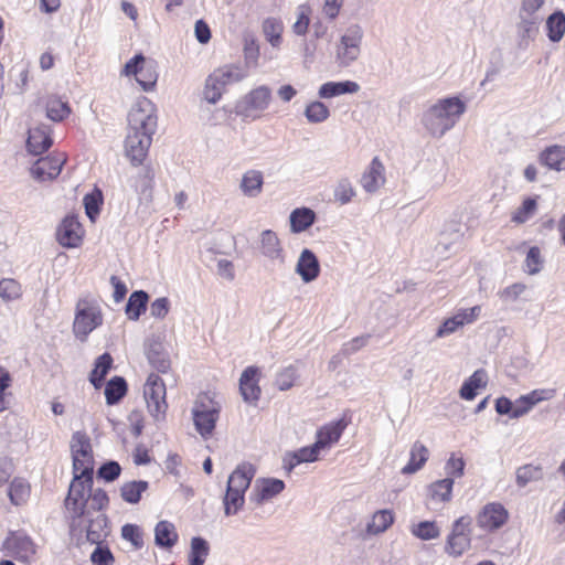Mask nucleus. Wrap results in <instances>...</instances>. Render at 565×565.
I'll list each match as a JSON object with an SVG mask.
<instances>
[{"label":"nucleus","mask_w":565,"mask_h":565,"mask_svg":"<svg viewBox=\"0 0 565 565\" xmlns=\"http://www.w3.org/2000/svg\"><path fill=\"white\" fill-rule=\"evenodd\" d=\"M94 461H73L74 478L64 501L71 534H85L89 543H99L108 534V520L103 510L108 505L107 493L92 490Z\"/></svg>","instance_id":"nucleus-1"},{"label":"nucleus","mask_w":565,"mask_h":565,"mask_svg":"<svg viewBox=\"0 0 565 565\" xmlns=\"http://www.w3.org/2000/svg\"><path fill=\"white\" fill-rule=\"evenodd\" d=\"M153 104L146 97L139 99L128 114V135L125 152L134 166L142 163L152 142L157 128Z\"/></svg>","instance_id":"nucleus-2"},{"label":"nucleus","mask_w":565,"mask_h":565,"mask_svg":"<svg viewBox=\"0 0 565 565\" xmlns=\"http://www.w3.org/2000/svg\"><path fill=\"white\" fill-rule=\"evenodd\" d=\"M465 111L466 104L459 97H446L428 106L420 122L431 137L441 138L454 128Z\"/></svg>","instance_id":"nucleus-3"},{"label":"nucleus","mask_w":565,"mask_h":565,"mask_svg":"<svg viewBox=\"0 0 565 565\" xmlns=\"http://www.w3.org/2000/svg\"><path fill=\"white\" fill-rule=\"evenodd\" d=\"M256 469L249 462H243L228 476L226 492L223 497L226 516L236 515L245 503V492L255 477Z\"/></svg>","instance_id":"nucleus-4"},{"label":"nucleus","mask_w":565,"mask_h":565,"mask_svg":"<svg viewBox=\"0 0 565 565\" xmlns=\"http://www.w3.org/2000/svg\"><path fill=\"white\" fill-rule=\"evenodd\" d=\"M347 426L348 422L344 418L323 425L317 430L316 441L295 451L291 459H317L318 456L324 455L339 441Z\"/></svg>","instance_id":"nucleus-5"},{"label":"nucleus","mask_w":565,"mask_h":565,"mask_svg":"<svg viewBox=\"0 0 565 565\" xmlns=\"http://www.w3.org/2000/svg\"><path fill=\"white\" fill-rule=\"evenodd\" d=\"M364 32L360 24L353 23L345 28L339 42L335 44V63L340 67H348L361 55V45Z\"/></svg>","instance_id":"nucleus-6"},{"label":"nucleus","mask_w":565,"mask_h":565,"mask_svg":"<svg viewBox=\"0 0 565 565\" xmlns=\"http://www.w3.org/2000/svg\"><path fill=\"white\" fill-rule=\"evenodd\" d=\"M545 0H522L516 23L518 34L522 42L527 44L539 34L540 25L544 19L541 9Z\"/></svg>","instance_id":"nucleus-7"},{"label":"nucleus","mask_w":565,"mask_h":565,"mask_svg":"<svg viewBox=\"0 0 565 565\" xmlns=\"http://www.w3.org/2000/svg\"><path fill=\"white\" fill-rule=\"evenodd\" d=\"M221 404L207 394H201L196 398L192 414L196 430L203 437L210 436L218 419Z\"/></svg>","instance_id":"nucleus-8"},{"label":"nucleus","mask_w":565,"mask_h":565,"mask_svg":"<svg viewBox=\"0 0 565 565\" xmlns=\"http://www.w3.org/2000/svg\"><path fill=\"white\" fill-rule=\"evenodd\" d=\"M121 74L125 76L134 75L136 82L145 92L152 90L158 79L154 64L151 61H147L142 54H137L130 58L125 64Z\"/></svg>","instance_id":"nucleus-9"},{"label":"nucleus","mask_w":565,"mask_h":565,"mask_svg":"<svg viewBox=\"0 0 565 565\" xmlns=\"http://www.w3.org/2000/svg\"><path fill=\"white\" fill-rule=\"evenodd\" d=\"M103 323V316L98 307L79 301L73 323V332L77 339L85 341L88 334Z\"/></svg>","instance_id":"nucleus-10"},{"label":"nucleus","mask_w":565,"mask_h":565,"mask_svg":"<svg viewBox=\"0 0 565 565\" xmlns=\"http://www.w3.org/2000/svg\"><path fill=\"white\" fill-rule=\"evenodd\" d=\"M465 461H447L445 466L446 478L433 482L428 488L429 498L435 502H449L454 480L463 476Z\"/></svg>","instance_id":"nucleus-11"},{"label":"nucleus","mask_w":565,"mask_h":565,"mask_svg":"<svg viewBox=\"0 0 565 565\" xmlns=\"http://www.w3.org/2000/svg\"><path fill=\"white\" fill-rule=\"evenodd\" d=\"M143 397L151 416L156 419L162 417L167 409L166 385L162 379L151 373L143 386Z\"/></svg>","instance_id":"nucleus-12"},{"label":"nucleus","mask_w":565,"mask_h":565,"mask_svg":"<svg viewBox=\"0 0 565 565\" xmlns=\"http://www.w3.org/2000/svg\"><path fill=\"white\" fill-rule=\"evenodd\" d=\"M271 102V90L260 85L247 93L238 104L239 114L247 118H259Z\"/></svg>","instance_id":"nucleus-13"},{"label":"nucleus","mask_w":565,"mask_h":565,"mask_svg":"<svg viewBox=\"0 0 565 565\" xmlns=\"http://www.w3.org/2000/svg\"><path fill=\"white\" fill-rule=\"evenodd\" d=\"M4 550L15 559L30 563L36 553V545L24 532H11L3 542Z\"/></svg>","instance_id":"nucleus-14"},{"label":"nucleus","mask_w":565,"mask_h":565,"mask_svg":"<svg viewBox=\"0 0 565 565\" xmlns=\"http://www.w3.org/2000/svg\"><path fill=\"white\" fill-rule=\"evenodd\" d=\"M509 519V512L499 502L487 503L477 514V525L486 532L501 529Z\"/></svg>","instance_id":"nucleus-15"},{"label":"nucleus","mask_w":565,"mask_h":565,"mask_svg":"<svg viewBox=\"0 0 565 565\" xmlns=\"http://www.w3.org/2000/svg\"><path fill=\"white\" fill-rule=\"evenodd\" d=\"M286 488L282 480L276 478L256 479L249 499L256 505H263L277 498Z\"/></svg>","instance_id":"nucleus-16"},{"label":"nucleus","mask_w":565,"mask_h":565,"mask_svg":"<svg viewBox=\"0 0 565 565\" xmlns=\"http://www.w3.org/2000/svg\"><path fill=\"white\" fill-rule=\"evenodd\" d=\"M84 230L77 216L66 215L56 231L57 242L66 248L78 247L83 241Z\"/></svg>","instance_id":"nucleus-17"},{"label":"nucleus","mask_w":565,"mask_h":565,"mask_svg":"<svg viewBox=\"0 0 565 565\" xmlns=\"http://www.w3.org/2000/svg\"><path fill=\"white\" fill-rule=\"evenodd\" d=\"M481 308L475 306L468 309L459 310L452 317L446 319L436 332V338H445L455 333L465 324L473 322L480 313Z\"/></svg>","instance_id":"nucleus-18"},{"label":"nucleus","mask_w":565,"mask_h":565,"mask_svg":"<svg viewBox=\"0 0 565 565\" xmlns=\"http://www.w3.org/2000/svg\"><path fill=\"white\" fill-rule=\"evenodd\" d=\"M259 250L260 254L280 265L285 264L286 255L278 235L271 230H264L259 234Z\"/></svg>","instance_id":"nucleus-19"},{"label":"nucleus","mask_w":565,"mask_h":565,"mask_svg":"<svg viewBox=\"0 0 565 565\" xmlns=\"http://www.w3.org/2000/svg\"><path fill=\"white\" fill-rule=\"evenodd\" d=\"M62 156L40 158L31 168L32 177L38 181H47L57 178L64 163Z\"/></svg>","instance_id":"nucleus-20"},{"label":"nucleus","mask_w":565,"mask_h":565,"mask_svg":"<svg viewBox=\"0 0 565 565\" xmlns=\"http://www.w3.org/2000/svg\"><path fill=\"white\" fill-rule=\"evenodd\" d=\"M295 271L306 284H309L319 277L320 264L318 257L311 249L305 248L301 250L296 264Z\"/></svg>","instance_id":"nucleus-21"},{"label":"nucleus","mask_w":565,"mask_h":565,"mask_svg":"<svg viewBox=\"0 0 565 565\" xmlns=\"http://www.w3.org/2000/svg\"><path fill=\"white\" fill-rule=\"evenodd\" d=\"M52 142L50 126L42 124L29 129L26 148L32 154H42L52 146Z\"/></svg>","instance_id":"nucleus-22"},{"label":"nucleus","mask_w":565,"mask_h":565,"mask_svg":"<svg viewBox=\"0 0 565 565\" xmlns=\"http://www.w3.org/2000/svg\"><path fill=\"white\" fill-rule=\"evenodd\" d=\"M258 369L255 366L246 367L239 377V391L246 403H256L260 396L258 386Z\"/></svg>","instance_id":"nucleus-23"},{"label":"nucleus","mask_w":565,"mask_h":565,"mask_svg":"<svg viewBox=\"0 0 565 565\" xmlns=\"http://www.w3.org/2000/svg\"><path fill=\"white\" fill-rule=\"evenodd\" d=\"M384 166L377 157H374L361 177V185L367 193L376 192L384 183Z\"/></svg>","instance_id":"nucleus-24"},{"label":"nucleus","mask_w":565,"mask_h":565,"mask_svg":"<svg viewBox=\"0 0 565 565\" xmlns=\"http://www.w3.org/2000/svg\"><path fill=\"white\" fill-rule=\"evenodd\" d=\"M146 355L149 363L159 372L164 373L170 367V359L163 344L158 340H149L146 344Z\"/></svg>","instance_id":"nucleus-25"},{"label":"nucleus","mask_w":565,"mask_h":565,"mask_svg":"<svg viewBox=\"0 0 565 565\" xmlns=\"http://www.w3.org/2000/svg\"><path fill=\"white\" fill-rule=\"evenodd\" d=\"M461 237L462 234L458 228H454L450 232H441L435 246L437 256L448 258L451 254L456 253L460 247Z\"/></svg>","instance_id":"nucleus-26"},{"label":"nucleus","mask_w":565,"mask_h":565,"mask_svg":"<svg viewBox=\"0 0 565 565\" xmlns=\"http://www.w3.org/2000/svg\"><path fill=\"white\" fill-rule=\"evenodd\" d=\"M179 540L175 525L167 520L159 521L154 527V543L166 550L172 548Z\"/></svg>","instance_id":"nucleus-27"},{"label":"nucleus","mask_w":565,"mask_h":565,"mask_svg":"<svg viewBox=\"0 0 565 565\" xmlns=\"http://www.w3.org/2000/svg\"><path fill=\"white\" fill-rule=\"evenodd\" d=\"M264 185V175L259 170L250 169L243 173L239 190L247 198H257Z\"/></svg>","instance_id":"nucleus-28"},{"label":"nucleus","mask_w":565,"mask_h":565,"mask_svg":"<svg viewBox=\"0 0 565 565\" xmlns=\"http://www.w3.org/2000/svg\"><path fill=\"white\" fill-rule=\"evenodd\" d=\"M360 90V85L353 81L327 82L318 90L320 98H332L343 94H355Z\"/></svg>","instance_id":"nucleus-29"},{"label":"nucleus","mask_w":565,"mask_h":565,"mask_svg":"<svg viewBox=\"0 0 565 565\" xmlns=\"http://www.w3.org/2000/svg\"><path fill=\"white\" fill-rule=\"evenodd\" d=\"M316 213L309 207H297L289 215L290 232L299 234L307 231L316 222Z\"/></svg>","instance_id":"nucleus-30"},{"label":"nucleus","mask_w":565,"mask_h":565,"mask_svg":"<svg viewBox=\"0 0 565 565\" xmlns=\"http://www.w3.org/2000/svg\"><path fill=\"white\" fill-rule=\"evenodd\" d=\"M213 73L225 88L227 85L239 83L248 76V70L238 64H225L214 70Z\"/></svg>","instance_id":"nucleus-31"},{"label":"nucleus","mask_w":565,"mask_h":565,"mask_svg":"<svg viewBox=\"0 0 565 565\" xmlns=\"http://www.w3.org/2000/svg\"><path fill=\"white\" fill-rule=\"evenodd\" d=\"M395 520V514L391 509L379 510L373 513L371 520L366 524V533L369 535H379L384 533Z\"/></svg>","instance_id":"nucleus-32"},{"label":"nucleus","mask_w":565,"mask_h":565,"mask_svg":"<svg viewBox=\"0 0 565 565\" xmlns=\"http://www.w3.org/2000/svg\"><path fill=\"white\" fill-rule=\"evenodd\" d=\"M487 384V373L484 370L480 369L473 372V374L463 382L459 394L460 397L467 401H471L477 395V390L480 387H484Z\"/></svg>","instance_id":"nucleus-33"},{"label":"nucleus","mask_w":565,"mask_h":565,"mask_svg":"<svg viewBox=\"0 0 565 565\" xmlns=\"http://www.w3.org/2000/svg\"><path fill=\"white\" fill-rule=\"evenodd\" d=\"M45 110L46 117L52 121H62L71 114L68 103L55 95L46 98Z\"/></svg>","instance_id":"nucleus-34"},{"label":"nucleus","mask_w":565,"mask_h":565,"mask_svg":"<svg viewBox=\"0 0 565 565\" xmlns=\"http://www.w3.org/2000/svg\"><path fill=\"white\" fill-rule=\"evenodd\" d=\"M71 454L72 459L90 458L93 456V448L90 438L84 431H75L71 439Z\"/></svg>","instance_id":"nucleus-35"},{"label":"nucleus","mask_w":565,"mask_h":565,"mask_svg":"<svg viewBox=\"0 0 565 565\" xmlns=\"http://www.w3.org/2000/svg\"><path fill=\"white\" fill-rule=\"evenodd\" d=\"M149 296L143 290L134 291L126 305V315L130 320H138L147 309Z\"/></svg>","instance_id":"nucleus-36"},{"label":"nucleus","mask_w":565,"mask_h":565,"mask_svg":"<svg viewBox=\"0 0 565 565\" xmlns=\"http://www.w3.org/2000/svg\"><path fill=\"white\" fill-rule=\"evenodd\" d=\"M113 358L109 353H104L95 361V366L89 375V381L95 388L102 387L104 380L110 370Z\"/></svg>","instance_id":"nucleus-37"},{"label":"nucleus","mask_w":565,"mask_h":565,"mask_svg":"<svg viewBox=\"0 0 565 565\" xmlns=\"http://www.w3.org/2000/svg\"><path fill=\"white\" fill-rule=\"evenodd\" d=\"M263 33L273 47H279L281 44V33L284 31L282 22L277 18H267L264 20Z\"/></svg>","instance_id":"nucleus-38"},{"label":"nucleus","mask_w":565,"mask_h":565,"mask_svg":"<svg viewBox=\"0 0 565 565\" xmlns=\"http://www.w3.org/2000/svg\"><path fill=\"white\" fill-rule=\"evenodd\" d=\"M127 392V383L124 377L114 376L105 387V396L108 405L118 403Z\"/></svg>","instance_id":"nucleus-39"},{"label":"nucleus","mask_w":565,"mask_h":565,"mask_svg":"<svg viewBox=\"0 0 565 565\" xmlns=\"http://www.w3.org/2000/svg\"><path fill=\"white\" fill-rule=\"evenodd\" d=\"M547 36L552 42L562 40L565 33V14L562 11L552 13L546 19Z\"/></svg>","instance_id":"nucleus-40"},{"label":"nucleus","mask_w":565,"mask_h":565,"mask_svg":"<svg viewBox=\"0 0 565 565\" xmlns=\"http://www.w3.org/2000/svg\"><path fill=\"white\" fill-rule=\"evenodd\" d=\"M225 87L212 72L205 79L203 88V99L210 104H216L223 96Z\"/></svg>","instance_id":"nucleus-41"},{"label":"nucleus","mask_w":565,"mask_h":565,"mask_svg":"<svg viewBox=\"0 0 565 565\" xmlns=\"http://www.w3.org/2000/svg\"><path fill=\"white\" fill-rule=\"evenodd\" d=\"M209 544L203 537H192L191 550L189 553V565H203L209 555Z\"/></svg>","instance_id":"nucleus-42"},{"label":"nucleus","mask_w":565,"mask_h":565,"mask_svg":"<svg viewBox=\"0 0 565 565\" xmlns=\"http://www.w3.org/2000/svg\"><path fill=\"white\" fill-rule=\"evenodd\" d=\"M565 160V148L552 146L546 148L541 154V162L550 169L559 171L562 162Z\"/></svg>","instance_id":"nucleus-43"},{"label":"nucleus","mask_w":565,"mask_h":565,"mask_svg":"<svg viewBox=\"0 0 565 565\" xmlns=\"http://www.w3.org/2000/svg\"><path fill=\"white\" fill-rule=\"evenodd\" d=\"M469 547L470 535L449 534L445 545V552L452 557H458Z\"/></svg>","instance_id":"nucleus-44"},{"label":"nucleus","mask_w":565,"mask_h":565,"mask_svg":"<svg viewBox=\"0 0 565 565\" xmlns=\"http://www.w3.org/2000/svg\"><path fill=\"white\" fill-rule=\"evenodd\" d=\"M148 489L147 481H130L125 483L121 489V498L124 501L135 504L141 499V494Z\"/></svg>","instance_id":"nucleus-45"},{"label":"nucleus","mask_w":565,"mask_h":565,"mask_svg":"<svg viewBox=\"0 0 565 565\" xmlns=\"http://www.w3.org/2000/svg\"><path fill=\"white\" fill-rule=\"evenodd\" d=\"M303 115L309 122L320 124L329 118L330 110L322 102L315 100L306 106Z\"/></svg>","instance_id":"nucleus-46"},{"label":"nucleus","mask_w":565,"mask_h":565,"mask_svg":"<svg viewBox=\"0 0 565 565\" xmlns=\"http://www.w3.org/2000/svg\"><path fill=\"white\" fill-rule=\"evenodd\" d=\"M355 194V189L348 178L340 179L334 185L333 198L341 205L350 203Z\"/></svg>","instance_id":"nucleus-47"},{"label":"nucleus","mask_w":565,"mask_h":565,"mask_svg":"<svg viewBox=\"0 0 565 565\" xmlns=\"http://www.w3.org/2000/svg\"><path fill=\"white\" fill-rule=\"evenodd\" d=\"M22 296L21 285L12 278H3L0 280V298L4 302L18 300Z\"/></svg>","instance_id":"nucleus-48"},{"label":"nucleus","mask_w":565,"mask_h":565,"mask_svg":"<svg viewBox=\"0 0 565 565\" xmlns=\"http://www.w3.org/2000/svg\"><path fill=\"white\" fill-rule=\"evenodd\" d=\"M30 494V486L23 479H14L9 488V497L13 504L20 505L26 501Z\"/></svg>","instance_id":"nucleus-49"},{"label":"nucleus","mask_w":565,"mask_h":565,"mask_svg":"<svg viewBox=\"0 0 565 565\" xmlns=\"http://www.w3.org/2000/svg\"><path fill=\"white\" fill-rule=\"evenodd\" d=\"M411 532L414 536L424 541L437 539L440 535L439 527L433 521H422L413 525Z\"/></svg>","instance_id":"nucleus-50"},{"label":"nucleus","mask_w":565,"mask_h":565,"mask_svg":"<svg viewBox=\"0 0 565 565\" xmlns=\"http://www.w3.org/2000/svg\"><path fill=\"white\" fill-rule=\"evenodd\" d=\"M543 476L542 468L533 463H526L516 471V482L524 487L531 481L541 479Z\"/></svg>","instance_id":"nucleus-51"},{"label":"nucleus","mask_w":565,"mask_h":565,"mask_svg":"<svg viewBox=\"0 0 565 565\" xmlns=\"http://www.w3.org/2000/svg\"><path fill=\"white\" fill-rule=\"evenodd\" d=\"M244 67L247 70L249 67H256L258 64L259 57V46L257 41L253 36H246L244 39Z\"/></svg>","instance_id":"nucleus-52"},{"label":"nucleus","mask_w":565,"mask_h":565,"mask_svg":"<svg viewBox=\"0 0 565 565\" xmlns=\"http://www.w3.org/2000/svg\"><path fill=\"white\" fill-rule=\"evenodd\" d=\"M83 203L87 217L94 222L100 212V205L103 203L102 192L99 190H95L92 193H87L83 199Z\"/></svg>","instance_id":"nucleus-53"},{"label":"nucleus","mask_w":565,"mask_h":565,"mask_svg":"<svg viewBox=\"0 0 565 565\" xmlns=\"http://www.w3.org/2000/svg\"><path fill=\"white\" fill-rule=\"evenodd\" d=\"M134 186L136 192L141 196V199H150L153 186V173L151 172V170L148 169L143 173H140L135 179Z\"/></svg>","instance_id":"nucleus-54"},{"label":"nucleus","mask_w":565,"mask_h":565,"mask_svg":"<svg viewBox=\"0 0 565 565\" xmlns=\"http://www.w3.org/2000/svg\"><path fill=\"white\" fill-rule=\"evenodd\" d=\"M536 211V200L527 198L523 201L522 205L513 213L512 221L519 224L525 223L530 220Z\"/></svg>","instance_id":"nucleus-55"},{"label":"nucleus","mask_w":565,"mask_h":565,"mask_svg":"<svg viewBox=\"0 0 565 565\" xmlns=\"http://www.w3.org/2000/svg\"><path fill=\"white\" fill-rule=\"evenodd\" d=\"M121 536L124 540L129 541L136 548L143 546L142 532L138 525L125 524L121 527Z\"/></svg>","instance_id":"nucleus-56"},{"label":"nucleus","mask_w":565,"mask_h":565,"mask_svg":"<svg viewBox=\"0 0 565 565\" xmlns=\"http://www.w3.org/2000/svg\"><path fill=\"white\" fill-rule=\"evenodd\" d=\"M100 541L97 544V547L90 554V561L94 565H113L114 556L110 550L107 546H102Z\"/></svg>","instance_id":"nucleus-57"},{"label":"nucleus","mask_w":565,"mask_h":565,"mask_svg":"<svg viewBox=\"0 0 565 565\" xmlns=\"http://www.w3.org/2000/svg\"><path fill=\"white\" fill-rule=\"evenodd\" d=\"M297 379V370L288 366L282 370L276 377V385L280 391H287L292 387Z\"/></svg>","instance_id":"nucleus-58"},{"label":"nucleus","mask_w":565,"mask_h":565,"mask_svg":"<svg viewBox=\"0 0 565 565\" xmlns=\"http://www.w3.org/2000/svg\"><path fill=\"white\" fill-rule=\"evenodd\" d=\"M11 382L12 379L9 371L0 366V413L4 412L9 407L6 391L10 387Z\"/></svg>","instance_id":"nucleus-59"},{"label":"nucleus","mask_w":565,"mask_h":565,"mask_svg":"<svg viewBox=\"0 0 565 565\" xmlns=\"http://www.w3.org/2000/svg\"><path fill=\"white\" fill-rule=\"evenodd\" d=\"M556 394L555 388H537L526 395H523L534 407L536 404L552 399Z\"/></svg>","instance_id":"nucleus-60"},{"label":"nucleus","mask_w":565,"mask_h":565,"mask_svg":"<svg viewBox=\"0 0 565 565\" xmlns=\"http://www.w3.org/2000/svg\"><path fill=\"white\" fill-rule=\"evenodd\" d=\"M526 271L530 275L537 274L541 269V252L540 248L533 246L529 249L525 258Z\"/></svg>","instance_id":"nucleus-61"},{"label":"nucleus","mask_w":565,"mask_h":565,"mask_svg":"<svg viewBox=\"0 0 565 565\" xmlns=\"http://www.w3.org/2000/svg\"><path fill=\"white\" fill-rule=\"evenodd\" d=\"M120 475L117 461H106L97 471V476L106 481H114Z\"/></svg>","instance_id":"nucleus-62"},{"label":"nucleus","mask_w":565,"mask_h":565,"mask_svg":"<svg viewBox=\"0 0 565 565\" xmlns=\"http://www.w3.org/2000/svg\"><path fill=\"white\" fill-rule=\"evenodd\" d=\"M310 23L309 10L306 7H300L297 21L292 25V31L297 35H305L308 31Z\"/></svg>","instance_id":"nucleus-63"},{"label":"nucleus","mask_w":565,"mask_h":565,"mask_svg":"<svg viewBox=\"0 0 565 565\" xmlns=\"http://www.w3.org/2000/svg\"><path fill=\"white\" fill-rule=\"evenodd\" d=\"M526 289V286L522 282H515L511 286L505 287L499 292V296L504 301H515Z\"/></svg>","instance_id":"nucleus-64"}]
</instances>
